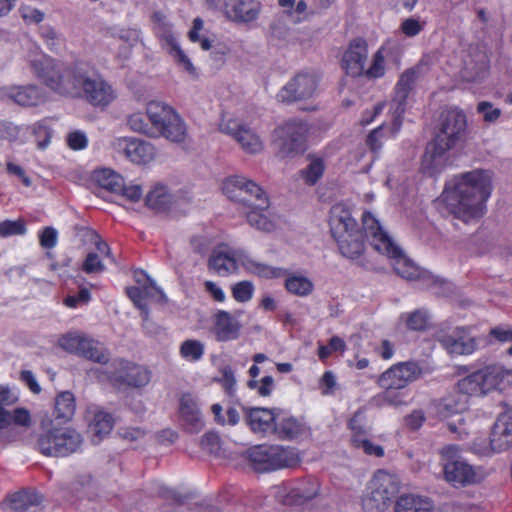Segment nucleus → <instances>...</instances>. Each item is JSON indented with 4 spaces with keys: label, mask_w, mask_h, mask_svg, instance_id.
<instances>
[{
    "label": "nucleus",
    "mask_w": 512,
    "mask_h": 512,
    "mask_svg": "<svg viewBox=\"0 0 512 512\" xmlns=\"http://www.w3.org/2000/svg\"><path fill=\"white\" fill-rule=\"evenodd\" d=\"M31 67L39 79L59 94L78 96L83 93L88 103L102 108L116 98L113 87L85 64L68 67L43 55L32 60Z\"/></svg>",
    "instance_id": "f257e3e1"
},
{
    "label": "nucleus",
    "mask_w": 512,
    "mask_h": 512,
    "mask_svg": "<svg viewBox=\"0 0 512 512\" xmlns=\"http://www.w3.org/2000/svg\"><path fill=\"white\" fill-rule=\"evenodd\" d=\"M492 190V172L474 169L447 180L438 200L455 218L470 223L484 215Z\"/></svg>",
    "instance_id": "f03ea898"
},
{
    "label": "nucleus",
    "mask_w": 512,
    "mask_h": 512,
    "mask_svg": "<svg viewBox=\"0 0 512 512\" xmlns=\"http://www.w3.org/2000/svg\"><path fill=\"white\" fill-rule=\"evenodd\" d=\"M467 118L465 113L454 107L442 112L439 130L427 145L422 167L430 174L440 172L448 161V151L465 140Z\"/></svg>",
    "instance_id": "7ed1b4c3"
},
{
    "label": "nucleus",
    "mask_w": 512,
    "mask_h": 512,
    "mask_svg": "<svg viewBox=\"0 0 512 512\" xmlns=\"http://www.w3.org/2000/svg\"><path fill=\"white\" fill-rule=\"evenodd\" d=\"M146 114L133 113L128 118L129 127L152 138L164 137L175 143H181L187 135L186 124L180 115L169 105L151 101L147 104Z\"/></svg>",
    "instance_id": "20e7f679"
},
{
    "label": "nucleus",
    "mask_w": 512,
    "mask_h": 512,
    "mask_svg": "<svg viewBox=\"0 0 512 512\" xmlns=\"http://www.w3.org/2000/svg\"><path fill=\"white\" fill-rule=\"evenodd\" d=\"M223 191L229 199L250 209L246 212V217L252 227L264 232L275 228V222L268 211L269 200L257 183L244 176L235 175L224 181Z\"/></svg>",
    "instance_id": "39448f33"
},
{
    "label": "nucleus",
    "mask_w": 512,
    "mask_h": 512,
    "mask_svg": "<svg viewBox=\"0 0 512 512\" xmlns=\"http://www.w3.org/2000/svg\"><path fill=\"white\" fill-rule=\"evenodd\" d=\"M363 225L367 241L376 251L393 261L394 270L400 277L409 281L425 278V272L403 255L402 250L384 231L379 220L372 213L364 214Z\"/></svg>",
    "instance_id": "423d86ee"
},
{
    "label": "nucleus",
    "mask_w": 512,
    "mask_h": 512,
    "mask_svg": "<svg viewBox=\"0 0 512 512\" xmlns=\"http://www.w3.org/2000/svg\"><path fill=\"white\" fill-rule=\"evenodd\" d=\"M329 226L331 235L337 242L343 256L356 259L363 253V236L367 239L365 231L361 232L359 230L351 211L344 204L337 203L331 207ZM362 226L364 227L363 224Z\"/></svg>",
    "instance_id": "0eeeda50"
},
{
    "label": "nucleus",
    "mask_w": 512,
    "mask_h": 512,
    "mask_svg": "<svg viewBox=\"0 0 512 512\" xmlns=\"http://www.w3.org/2000/svg\"><path fill=\"white\" fill-rule=\"evenodd\" d=\"M241 264L248 272L263 278H279L282 270L252 259L244 250L219 245L208 259V267L220 276L234 273Z\"/></svg>",
    "instance_id": "6e6552de"
},
{
    "label": "nucleus",
    "mask_w": 512,
    "mask_h": 512,
    "mask_svg": "<svg viewBox=\"0 0 512 512\" xmlns=\"http://www.w3.org/2000/svg\"><path fill=\"white\" fill-rule=\"evenodd\" d=\"M40 428L36 447L45 456L66 457L77 452L83 444V437L77 430L58 427L48 415L42 417Z\"/></svg>",
    "instance_id": "1a4fd4ad"
},
{
    "label": "nucleus",
    "mask_w": 512,
    "mask_h": 512,
    "mask_svg": "<svg viewBox=\"0 0 512 512\" xmlns=\"http://www.w3.org/2000/svg\"><path fill=\"white\" fill-rule=\"evenodd\" d=\"M459 445L450 444L441 450L445 480L454 487L481 483L488 476L483 466H474L461 456Z\"/></svg>",
    "instance_id": "9d476101"
},
{
    "label": "nucleus",
    "mask_w": 512,
    "mask_h": 512,
    "mask_svg": "<svg viewBox=\"0 0 512 512\" xmlns=\"http://www.w3.org/2000/svg\"><path fill=\"white\" fill-rule=\"evenodd\" d=\"M398 478L384 470L377 471L370 480L362 498V507L366 512H384L398 494Z\"/></svg>",
    "instance_id": "9b49d317"
},
{
    "label": "nucleus",
    "mask_w": 512,
    "mask_h": 512,
    "mask_svg": "<svg viewBox=\"0 0 512 512\" xmlns=\"http://www.w3.org/2000/svg\"><path fill=\"white\" fill-rule=\"evenodd\" d=\"M247 454L253 468L258 472L289 468L299 462L294 449L278 445H257L250 448Z\"/></svg>",
    "instance_id": "f8f14e48"
},
{
    "label": "nucleus",
    "mask_w": 512,
    "mask_h": 512,
    "mask_svg": "<svg viewBox=\"0 0 512 512\" xmlns=\"http://www.w3.org/2000/svg\"><path fill=\"white\" fill-rule=\"evenodd\" d=\"M307 123L300 120L287 121L274 131V142L283 157L301 154L306 149Z\"/></svg>",
    "instance_id": "ddd939ff"
},
{
    "label": "nucleus",
    "mask_w": 512,
    "mask_h": 512,
    "mask_svg": "<svg viewBox=\"0 0 512 512\" xmlns=\"http://www.w3.org/2000/svg\"><path fill=\"white\" fill-rule=\"evenodd\" d=\"M427 71L428 60L426 58H422L418 64L405 70L401 74L395 86V95L392 100L391 107V109H393V125L395 127V131H397L402 124L401 116L405 111L406 100L411 89L417 79L423 76Z\"/></svg>",
    "instance_id": "4468645a"
},
{
    "label": "nucleus",
    "mask_w": 512,
    "mask_h": 512,
    "mask_svg": "<svg viewBox=\"0 0 512 512\" xmlns=\"http://www.w3.org/2000/svg\"><path fill=\"white\" fill-rule=\"evenodd\" d=\"M219 130L231 136L248 154H258L264 148L263 141L256 131L237 119L223 118Z\"/></svg>",
    "instance_id": "2eb2a0df"
},
{
    "label": "nucleus",
    "mask_w": 512,
    "mask_h": 512,
    "mask_svg": "<svg viewBox=\"0 0 512 512\" xmlns=\"http://www.w3.org/2000/svg\"><path fill=\"white\" fill-rule=\"evenodd\" d=\"M319 491L316 480L308 479L297 483H287L274 486L271 493L277 501L284 505H300L313 499Z\"/></svg>",
    "instance_id": "dca6fc26"
},
{
    "label": "nucleus",
    "mask_w": 512,
    "mask_h": 512,
    "mask_svg": "<svg viewBox=\"0 0 512 512\" xmlns=\"http://www.w3.org/2000/svg\"><path fill=\"white\" fill-rule=\"evenodd\" d=\"M317 85L318 78L314 73L301 72L281 88L277 98L285 103L310 99L316 94Z\"/></svg>",
    "instance_id": "f3484780"
},
{
    "label": "nucleus",
    "mask_w": 512,
    "mask_h": 512,
    "mask_svg": "<svg viewBox=\"0 0 512 512\" xmlns=\"http://www.w3.org/2000/svg\"><path fill=\"white\" fill-rule=\"evenodd\" d=\"M421 375L422 368L418 362H400L383 372L378 379V384L381 388L403 389Z\"/></svg>",
    "instance_id": "a211bd4d"
},
{
    "label": "nucleus",
    "mask_w": 512,
    "mask_h": 512,
    "mask_svg": "<svg viewBox=\"0 0 512 512\" xmlns=\"http://www.w3.org/2000/svg\"><path fill=\"white\" fill-rule=\"evenodd\" d=\"M112 147L115 152L136 164L148 163L155 156L153 145L137 138H116L112 142Z\"/></svg>",
    "instance_id": "6ab92c4d"
},
{
    "label": "nucleus",
    "mask_w": 512,
    "mask_h": 512,
    "mask_svg": "<svg viewBox=\"0 0 512 512\" xmlns=\"http://www.w3.org/2000/svg\"><path fill=\"white\" fill-rule=\"evenodd\" d=\"M442 347L451 355H470L478 346V341L465 327H456L448 334L438 336Z\"/></svg>",
    "instance_id": "aec40b11"
},
{
    "label": "nucleus",
    "mask_w": 512,
    "mask_h": 512,
    "mask_svg": "<svg viewBox=\"0 0 512 512\" xmlns=\"http://www.w3.org/2000/svg\"><path fill=\"white\" fill-rule=\"evenodd\" d=\"M462 77L467 81H477L484 77L488 69V55L484 45L473 44L462 57Z\"/></svg>",
    "instance_id": "412c9836"
},
{
    "label": "nucleus",
    "mask_w": 512,
    "mask_h": 512,
    "mask_svg": "<svg viewBox=\"0 0 512 512\" xmlns=\"http://www.w3.org/2000/svg\"><path fill=\"white\" fill-rule=\"evenodd\" d=\"M262 10L258 0H227L223 14L231 22L249 24L256 21Z\"/></svg>",
    "instance_id": "4be33fe9"
},
{
    "label": "nucleus",
    "mask_w": 512,
    "mask_h": 512,
    "mask_svg": "<svg viewBox=\"0 0 512 512\" xmlns=\"http://www.w3.org/2000/svg\"><path fill=\"white\" fill-rule=\"evenodd\" d=\"M112 365L115 371L111 379L114 381L131 387H142L150 381V373L145 367L124 360H114Z\"/></svg>",
    "instance_id": "5701e85b"
},
{
    "label": "nucleus",
    "mask_w": 512,
    "mask_h": 512,
    "mask_svg": "<svg viewBox=\"0 0 512 512\" xmlns=\"http://www.w3.org/2000/svg\"><path fill=\"white\" fill-rule=\"evenodd\" d=\"M368 59L367 43L362 38L352 40L343 54L342 67L352 77L362 76Z\"/></svg>",
    "instance_id": "b1692460"
},
{
    "label": "nucleus",
    "mask_w": 512,
    "mask_h": 512,
    "mask_svg": "<svg viewBox=\"0 0 512 512\" xmlns=\"http://www.w3.org/2000/svg\"><path fill=\"white\" fill-rule=\"evenodd\" d=\"M490 434L492 450L502 453L512 447V407L498 415Z\"/></svg>",
    "instance_id": "393cba45"
},
{
    "label": "nucleus",
    "mask_w": 512,
    "mask_h": 512,
    "mask_svg": "<svg viewBox=\"0 0 512 512\" xmlns=\"http://www.w3.org/2000/svg\"><path fill=\"white\" fill-rule=\"evenodd\" d=\"M241 323L225 310H218L213 317L212 333L219 342L236 340L241 333Z\"/></svg>",
    "instance_id": "a878e982"
},
{
    "label": "nucleus",
    "mask_w": 512,
    "mask_h": 512,
    "mask_svg": "<svg viewBox=\"0 0 512 512\" xmlns=\"http://www.w3.org/2000/svg\"><path fill=\"white\" fill-rule=\"evenodd\" d=\"M160 41L162 47L171 55L176 64L182 70L193 77L197 76V70L195 66L180 47L177 35L173 31H170L168 28L161 30Z\"/></svg>",
    "instance_id": "bb28decb"
},
{
    "label": "nucleus",
    "mask_w": 512,
    "mask_h": 512,
    "mask_svg": "<svg viewBox=\"0 0 512 512\" xmlns=\"http://www.w3.org/2000/svg\"><path fill=\"white\" fill-rule=\"evenodd\" d=\"M180 415L186 429L198 433L204 427V421L196 399L191 394H183L180 399Z\"/></svg>",
    "instance_id": "cd10ccee"
},
{
    "label": "nucleus",
    "mask_w": 512,
    "mask_h": 512,
    "mask_svg": "<svg viewBox=\"0 0 512 512\" xmlns=\"http://www.w3.org/2000/svg\"><path fill=\"white\" fill-rule=\"evenodd\" d=\"M246 422L254 433L267 434L274 431L276 416L267 408H245Z\"/></svg>",
    "instance_id": "c85d7f7f"
},
{
    "label": "nucleus",
    "mask_w": 512,
    "mask_h": 512,
    "mask_svg": "<svg viewBox=\"0 0 512 512\" xmlns=\"http://www.w3.org/2000/svg\"><path fill=\"white\" fill-rule=\"evenodd\" d=\"M127 294L134 305L141 311V314H144L146 321L149 313L146 300L155 297H159L160 299L165 298L163 291L152 280H149V283L141 287L128 288Z\"/></svg>",
    "instance_id": "c756f323"
},
{
    "label": "nucleus",
    "mask_w": 512,
    "mask_h": 512,
    "mask_svg": "<svg viewBox=\"0 0 512 512\" xmlns=\"http://www.w3.org/2000/svg\"><path fill=\"white\" fill-rule=\"evenodd\" d=\"M89 418L88 432L91 434L93 441L99 442L107 436L113 428L114 420L111 414L102 410L88 411Z\"/></svg>",
    "instance_id": "7c9ffc66"
},
{
    "label": "nucleus",
    "mask_w": 512,
    "mask_h": 512,
    "mask_svg": "<svg viewBox=\"0 0 512 512\" xmlns=\"http://www.w3.org/2000/svg\"><path fill=\"white\" fill-rule=\"evenodd\" d=\"M176 203V196L162 185L156 184L146 196V204L157 212H166Z\"/></svg>",
    "instance_id": "2f4dec72"
},
{
    "label": "nucleus",
    "mask_w": 512,
    "mask_h": 512,
    "mask_svg": "<svg viewBox=\"0 0 512 512\" xmlns=\"http://www.w3.org/2000/svg\"><path fill=\"white\" fill-rule=\"evenodd\" d=\"M282 274L279 277L285 276V288L286 290L298 297H307L312 294L314 290V284L311 279L306 276L287 272L282 269Z\"/></svg>",
    "instance_id": "473e14b6"
},
{
    "label": "nucleus",
    "mask_w": 512,
    "mask_h": 512,
    "mask_svg": "<svg viewBox=\"0 0 512 512\" xmlns=\"http://www.w3.org/2000/svg\"><path fill=\"white\" fill-rule=\"evenodd\" d=\"M432 503L428 498L415 495H401L395 502V512H432Z\"/></svg>",
    "instance_id": "72a5a7b5"
},
{
    "label": "nucleus",
    "mask_w": 512,
    "mask_h": 512,
    "mask_svg": "<svg viewBox=\"0 0 512 512\" xmlns=\"http://www.w3.org/2000/svg\"><path fill=\"white\" fill-rule=\"evenodd\" d=\"M7 96L21 106H34L42 100V94L34 85L11 87Z\"/></svg>",
    "instance_id": "f704fd0d"
},
{
    "label": "nucleus",
    "mask_w": 512,
    "mask_h": 512,
    "mask_svg": "<svg viewBox=\"0 0 512 512\" xmlns=\"http://www.w3.org/2000/svg\"><path fill=\"white\" fill-rule=\"evenodd\" d=\"M477 373L479 375L484 394H487L492 390L499 389L505 377L504 370L497 365L486 366L485 368L478 370Z\"/></svg>",
    "instance_id": "c9c22d12"
},
{
    "label": "nucleus",
    "mask_w": 512,
    "mask_h": 512,
    "mask_svg": "<svg viewBox=\"0 0 512 512\" xmlns=\"http://www.w3.org/2000/svg\"><path fill=\"white\" fill-rule=\"evenodd\" d=\"M280 439L293 440L305 432V426L293 417H284L275 422L273 431Z\"/></svg>",
    "instance_id": "e433bc0d"
},
{
    "label": "nucleus",
    "mask_w": 512,
    "mask_h": 512,
    "mask_svg": "<svg viewBox=\"0 0 512 512\" xmlns=\"http://www.w3.org/2000/svg\"><path fill=\"white\" fill-rule=\"evenodd\" d=\"M88 344L84 345L81 357L99 364H107L110 360L109 349L100 341L89 337Z\"/></svg>",
    "instance_id": "4c0bfd02"
},
{
    "label": "nucleus",
    "mask_w": 512,
    "mask_h": 512,
    "mask_svg": "<svg viewBox=\"0 0 512 512\" xmlns=\"http://www.w3.org/2000/svg\"><path fill=\"white\" fill-rule=\"evenodd\" d=\"M88 338L89 336L84 333L71 331L62 335L58 340V344L66 352L81 356L84 345L88 344Z\"/></svg>",
    "instance_id": "58836bf2"
},
{
    "label": "nucleus",
    "mask_w": 512,
    "mask_h": 512,
    "mask_svg": "<svg viewBox=\"0 0 512 512\" xmlns=\"http://www.w3.org/2000/svg\"><path fill=\"white\" fill-rule=\"evenodd\" d=\"M94 181L102 188L118 193L122 188L123 178L115 171L107 168L94 171Z\"/></svg>",
    "instance_id": "ea45409f"
},
{
    "label": "nucleus",
    "mask_w": 512,
    "mask_h": 512,
    "mask_svg": "<svg viewBox=\"0 0 512 512\" xmlns=\"http://www.w3.org/2000/svg\"><path fill=\"white\" fill-rule=\"evenodd\" d=\"M75 409V398L71 392L65 391L56 397L55 414L57 419L63 422L69 421L73 417Z\"/></svg>",
    "instance_id": "a19ab883"
},
{
    "label": "nucleus",
    "mask_w": 512,
    "mask_h": 512,
    "mask_svg": "<svg viewBox=\"0 0 512 512\" xmlns=\"http://www.w3.org/2000/svg\"><path fill=\"white\" fill-rule=\"evenodd\" d=\"M41 496L35 492L20 491L9 497V506L16 512H23L41 502Z\"/></svg>",
    "instance_id": "79ce46f5"
},
{
    "label": "nucleus",
    "mask_w": 512,
    "mask_h": 512,
    "mask_svg": "<svg viewBox=\"0 0 512 512\" xmlns=\"http://www.w3.org/2000/svg\"><path fill=\"white\" fill-rule=\"evenodd\" d=\"M309 164L301 170V177L308 185H314L323 176L325 171L324 160L320 157L309 156Z\"/></svg>",
    "instance_id": "37998d69"
},
{
    "label": "nucleus",
    "mask_w": 512,
    "mask_h": 512,
    "mask_svg": "<svg viewBox=\"0 0 512 512\" xmlns=\"http://www.w3.org/2000/svg\"><path fill=\"white\" fill-rule=\"evenodd\" d=\"M457 389L460 393L469 396H482L485 395L481 386L479 375L473 372L466 377L460 379L457 383Z\"/></svg>",
    "instance_id": "c03bdc74"
},
{
    "label": "nucleus",
    "mask_w": 512,
    "mask_h": 512,
    "mask_svg": "<svg viewBox=\"0 0 512 512\" xmlns=\"http://www.w3.org/2000/svg\"><path fill=\"white\" fill-rule=\"evenodd\" d=\"M384 391L374 397V402L378 406L397 407L404 404V395L399 392V388H383Z\"/></svg>",
    "instance_id": "a18cd8bd"
},
{
    "label": "nucleus",
    "mask_w": 512,
    "mask_h": 512,
    "mask_svg": "<svg viewBox=\"0 0 512 512\" xmlns=\"http://www.w3.org/2000/svg\"><path fill=\"white\" fill-rule=\"evenodd\" d=\"M204 345L198 340H186L180 346V355L192 362H196L203 357Z\"/></svg>",
    "instance_id": "49530a36"
},
{
    "label": "nucleus",
    "mask_w": 512,
    "mask_h": 512,
    "mask_svg": "<svg viewBox=\"0 0 512 512\" xmlns=\"http://www.w3.org/2000/svg\"><path fill=\"white\" fill-rule=\"evenodd\" d=\"M349 429L351 430V441L354 444L367 437V429L364 425V414L357 411L349 420Z\"/></svg>",
    "instance_id": "de8ad7c7"
},
{
    "label": "nucleus",
    "mask_w": 512,
    "mask_h": 512,
    "mask_svg": "<svg viewBox=\"0 0 512 512\" xmlns=\"http://www.w3.org/2000/svg\"><path fill=\"white\" fill-rule=\"evenodd\" d=\"M385 74V58L382 49H379L372 57L371 65L365 69L362 76L369 79H377Z\"/></svg>",
    "instance_id": "09e8293b"
},
{
    "label": "nucleus",
    "mask_w": 512,
    "mask_h": 512,
    "mask_svg": "<svg viewBox=\"0 0 512 512\" xmlns=\"http://www.w3.org/2000/svg\"><path fill=\"white\" fill-rule=\"evenodd\" d=\"M26 226L23 220H4L0 222V237L7 238L10 236L24 235Z\"/></svg>",
    "instance_id": "8fccbe9b"
},
{
    "label": "nucleus",
    "mask_w": 512,
    "mask_h": 512,
    "mask_svg": "<svg viewBox=\"0 0 512 512\" xmlns=\"http://www.w3.org/2000/svg\"><path fill=\"white\" fill-rule=\"evenodd\" d=\"M203 26H204L203 20L200 17L195 18L193 20L192 29L188 33V37L191 42H193V43L199 42L200 47L204 51H208L212 47V42L209 38L200 36V31L203 29Z\"/></svg>",
    "instance_id": "3c124183"
},
{
    "label": "nucleus",
    "mask_w": 512,
    "mask_h": 512,
    "mask_svg": "<svg viewBox=\"0 0 512 512\" xmlns=\"http://www.w3.org/2000/svg\"><path fill=\"white\" fill-rule=\"evenodd\" d=\"M254 293V285L250 281H240L232 286V296L240 303L251 300Z\"/></svg>",
    "instance_id": "603ef678"
},
{
    "label": "nucleus",
    "mask_w": 512,
    "mask_h": 512,
    "mask_svg": "<svg viewBox=\"0 0 512 512\" xmlns=\"http://www.w3.org/2000/svg\"><path fill=\"white\" fill-rule=\"evenodd\" d=\"M82 270L87 274H99L105 270V265L96 252H89L82 264Z\"/></svg>",
    "instance_id": "864d4df0"
},
{
    "label": "nucleus",
    "mask_w": 512,
    "mask_h": 512,
    "mask_svg": "<svg viewBox=\"0 0 512 512\" xmlns=\"http://www.w3.org/2000/svg\"><path fill=\"white\" fill-rule=\"evenodd\" d=\"M250 389L257 391L262 397L270 396L274 389V379L272 376H264L260 381L251 379L247 383Z\"/></svg>",
    "instance_id": "5fc2aeb1"
},
{
    "label": "nucleus",
    "mask_w": 512,
    "mask_h": 512,
    "mask_svg": "<svg viewBox=\"0 0 512 512\" xmlns=\"http://www.w3.org/2000/svg\"><path fill=\"white\" fill-rule=\"evenodd\" d=\"M19 13L27 24H39L45 19V13L31 5L23 4L19 8Z\"/></svg>",
    "instance_id": "6e6d98bb"
},
{
    "label": "nucleus",
    "mask_w": 512,
    "mask_h": 512,
    "mask_svg": "<svg viewBox=\"0 0 512 512\" xmlns=\"http://www.w3.org/2000/svg\"><path fill=\"white\" fill-rule=\"evenodd\" d=\"M221 377L219 382L222 384L227 394L233 395L236 391V378L233 369L229 366H225L220 371Z\"/></svg>",
    "instance_id": "4d7b16f0"
},
{
    "label": "nucleus",
    "mask_w": 512,
    "mask_h": 512,
    "mask_svg": "<svg viewBox=\"0 0 512 512\" xmlns=\"http://www.w3.org/2000/svg\"><path fill=\"white\" fill-rule=\"evenodd\" d=\"M428 314L425 310H416L407 317V326L412 330H423L427 326Z\"/></svg>",
    "instance_id": "13d9d810"
},
{
    "label": "nucleus",
    "mask_w": 512,
    "mask_h": 512,
    "mask_svg": "<svg viewBox=\"0 0 512 512\" xmlns=\"http://www.w3.org/2000/svg\"><path fill=\"white\" fill-rule=\"evenodd\" d=\"M40 34L47 46L51 50L59 47L61 38L57 31L50 25H44L40 28Z\"/></svg>",
    "instance_id": "bf43d9fd"
},
{
    "label": "nucleus",
    "mask_w": 512,
    "mask_h": 512,
    "mask_svg": "<svg viewBox=\"0 0 512 512\" xmlns=\"http://www.w3.org/2000/svg\"><path fill=\"white\" fill-rule=\"evenodd\" d=\"M477 111L483 115V119L487 122L496 121L501 115L500 109L493 107L490 102L486 101L478 103Z\"/></svg>",
    "instance_id": "052dcab7"
},
{
    "label": "nucleus",
    "mask_w": 512,
    "mask_h": 512,
    "mask_svg": "<svg viewBox=\"0 0 512 512\" xmlns=\"http://www.w3.org/2000/svg\"><path fill=\"white\" fill-rule=\"evenodd\" d=\"M491 435L489 436V442L485 440L474 441L471 445V451L479 457H491L500 452L494 451L491 448Z\"/></svg>",
    "instance_id": "680f3d73"
},
{
    "label": "nucleus",
    "mask_w": 512,
    "mask_h": 512,
    "mask_svg": "<svg viewBox=\"0 0 512 512\" xmlns=\"http://www.w3.org/2000/svg\"><path fill=\"white\" fill-rule=\"evenodd\" d=\"M354 446L357 448H362L363 451L370 456L382 457L384 455L383 447L374 444L369 439H367V437L354 444Z\"/></svg>",
    "instance_id": "e2e57ef3"
},
{
    "label": "nucleus",
    "mask_w": 512,
    "mask_h": 512,
    "mask_svg": "<svg viewBox=\"0 0 512 512\" xmlns=\"http://www.w3.org/2000/svg\"><path fill=\"white\" fill-rule=\"evenodd\" d=\"M58 233L53 227H46L40 234V244L43 248L51 249L57 244Z\"/></svg>",
    "instance_id": "0e129e2a"
},
{
    "label": "nucleus",
    "mask_w": 512,
    "mask_h": 512,
    "mask_svg": "<svg viewBox=\"0 0 512 512\" xmlns=\"http://www.w3.org/2000/svg\"><path fill=\"white\" fill-rule=\"evenodd\" d=\"M19 134L20 129L15 124L7 121L0 122V135L3 139L15 141L18 139Z\"/></svg>",
    "instance_id": "69168bd1"
},
{
    "label": "nucleus",
    "mask_w": 512,
    "mask_h": 512,
    "mask_svg": "<svg viewBox=\"0 0 512 512\" xmlns=\"http://www.w3.org/2000/svg\"><path fill=\"white\" fill-rule=\"evenodd\" d=\"M490 336L499 342H512V327L499 325L490 330Z\"/></svg>",
    "instance_id": "338daca9"
},
{
    "label": "nucleus",
    "mask_w": 512,
    "mask_h": 512,
    "mask_svg": "<svg viewBox=\"0 0 512 512\" xmlns=\"http://www.w3.org/2000/svg\"><path fill=\"white\" fill-rule=\"evenodd\" d=\"M423 29V25L415 18H408L401 24V30L407 37L418 35Z\"/></svg>",
    "instance_id": "774afa93"
}]
</instances>
